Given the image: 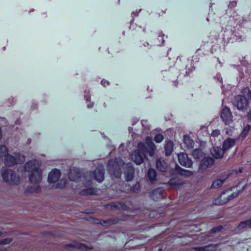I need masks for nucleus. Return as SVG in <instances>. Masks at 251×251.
I'll return each instance as SVG.
<instances>
[{"label":"nucleus","mask_w":251,"mask_h":251,"mask_svg":"<svg viewBox=\"0 0 251 251\" xmlns=\"http://www.w3.org/2000/svg\"><path fill=\"white\" fill-rule=\"evenodd\" d=\"M215 159L210 156H204L201 160L199 169L201 170H205L210 167L212 165L214 164Z\"/></svg>","instance_id":"10"},{"label":"nucleus","mask_w":251,"mask_h":251,"mask_svg":"<svg viewBox=\"0 0 251 251\" xmlns=\"http://www.w3.org/2000/svg\"><path fill=\"white\" fill-rule=\"evenodd\" d=\"M217 245H215V246L213 247V245H210L202 247H195L193 248V250H194L195 251H209L210 250V248L215 247Z\"/></svg>","instance_id":"29"},{"label":"nucleus","mask_w":251,"mask_h":251,"mask_svg":"<svg viewBox=\"0 0 251 251\" xmlns=\"http://www.w3.org/2000/svg\"><path fill=\"white\" fill-rule=\"evenodd\" d=\"M1 171L2 177L5 181L10 184H18L19 183V177L14 171L2 168Z\"/></svg>","instance_id":"4"},{"label":"nucleus","mask_w":251,"mask_h":251,"mask_svg":"<svg viewBox=\"0 0 251 251\" xmlns=\"http://www.w3.org/2000/svg\"><path fill=\"white\" fill-rule=\"evenodd\" d=\"M21 154L19 153H15V156L7 154L4 155V163L7 166H13L16 164L19 163L18 160L20 159Z\"/></svg>","instance_id":"6"},{"label":"nucleus","mask_w":251,"mask_h":251,"mask_svg":"<svg viewBox=\"0 0 251 251\" xmlns=\"http://www.w3.org/2000/svg\"><path fill=\"white\" fill-rule=\"evenodd\" d=\"M84 98L87 101L90 100V96L89 95H86L84 96Z\"/></svg>","instance_id":"46"},{"label":"nucleus","mask_w":251,"mask_h":251,"mask_svg":"<svg viewBox=\"0 0 251 251\" xmlns=\"http://www.w3.org/2000/svg\"><path fill=\"white\" fill-rule=\"evenodd\" d=\"M147 122V121H146V120L141 121V124L143 126H145V124Z\"/></svg>","instance_id":"50"},{"label":"nucleus","mask_w":251,"mask_h":251,"mask_svg":"<svg viewBox=\"0 0 251 251\" xmlns=\"http://www.w3.org/2000/svg\"><path fill=\"white\" fill-rule=\"evenodd\" d=\"M104 105L105 107H106V104H105V103H104Z\"/></svg>","instance_id":"62"},{"label":"nucleus","mask_w":251,"mask_h":251,"mask_svg":"<svg viewBox=\"0 0 251 251\" xmlns=\"http://www.w3.org/2000/svg\"><path fill=\"white\" fill-rule=\"evenodd\" d=\"M173 147L174 142L173 141L171 140L166 141L164 146L165 154L166 156H169L172 154L173 151Z\"/></svg>","instance_id":"20"},{"label":"nucleus","mask_w":251,"mask_h":251,"mask_svg":"<svg viewBox=\"0 0 251 251\" xmlns=\"http://www.w3.org/2000/svg\"><path fill=\"white\" fill-rule=\"evenodd\" d=\"M192 154L195 159L200 160L205 155L202 150L201 149H196L192 151Z\"/></svg>","instance_id":"21"},{"label":"nucleus","mask_w":251,"mask_h":251,"mask_svg":"<svg viewBox=\"0 0 251 251\" xmlns=\"http://www.w3.org/2000/svg\"><path fill=\"white\" fill-rule=\"evenodd\" d=\"M94 102H90V103L88 104H87V108H92L94 106Z\"/></svg>","instance_id":"49"},{"label":"nucleus","mask_w":251,"mask_h":251,"mask_svg":"<svg viewBox=\"0 0 251 251\" xmlns=\"http://www.w3.org/2000/svg\"><path fill=\"white\" fill-rule=\"evenodd\" d=\"M163 189L159 187L152 190L150 193V196L151 199L155 201H157L163 198Z\"/></svg>","instance_id":"15"},{"label":"nucleus","mask_w":251,"mask_h":251,"mask_svg":"<svg viewBox=\"0 0 251 251\" xmlns=\"http://www.w3.org/2000/svg\"><path fill=\"white\" fill-rule=\"evenodd\" d=\"M247 118L249 120H251V109L249 110L247 114Z\"/></svg>","instance_id":"48"},{"label":"nucleus","mask_w":251,"mask_h":251,"mask_svg":"<svg viewBox=\"0 0 251 251\" xmlns=\"http://www.w3.org/2000/svg\"><path fill=\"white\" fill-rule=\"evenodd\" d=\"M132 129H132V127H129L128 128V130H129V131H131V130H132Z\"/></svg>","instance_id":"54"},{"label":"nucleus","mask_w":251,"mask_h":251,"mask_svg":"<svg viewBox=\"0 0 251 251\" xmlns=\"http://www.w3.org/2000/svg\"><path fill=\"white\" fill-rule=\"evenodd\" d=\"M81 173L77 168L70 170L69 174V178L73 181H77L81 177Z\"/></svg>","instance_id":"18"},{"label":"nucleus","mask_w":251,"mask_h":251,"mask_svg":"<svg viewBox=\"0 0 251 251\" xmlns=\"http://www.w3.org/2000/svg\"><path fill=\"white\" fill-rule=\"evenodd\" d=\"M42 171L37 170L36 172L31 173L29 176V179L32 183H38L42 179Z\"/></svg>","instance_id":"12"},{"label":"nucleus","mask_w":251,"mask_h":251,"mask_svg":"<svg viewBox=\"0 0 251 251\" xmlns=\"http://www.w3.org/2000/svg\"><path fill=\"white\" fill-rule=\"evenodd\" d=\"M249 228L251 229V218L249 220Z\"/></svg>","instance_id":"52"},{"label":"nucleus","mask_w":251,"mask_h":251,"mask_svg":"<svg viewBox=\"0 0 251 251\" xmlns=\"http://www.w3.org/2000/svg\"><path fill=\"white\" fill-rule=\"evenodd\" d=\"M88 175H89L88 173L86 174L85 175V176H88Z\"/></svg>","instance_id":"59"},{"label":"nucleus","mask_w":251,"mask_h":251,"mask_svg":"<svg viewBox=\"0 0 251 251\" xmlns=\"http://www.w3.org/2000/svg\"><path fill=\"white\" fill-rule=\"evenodd\" d=\"M131 23L132 24H133V20H132V21H131Z\"/></svg>","instance_id":"60"},{"label":"nucleus","mask_w":251,"mask_h":251,"mask_svg":"<svg viewBox=\"0 0 251 251\" xmlns=\"http://www.w3.org/2000/svg\"><path fill=\"white\" fill-rule=\"evenodd\" d=\"M251 129V126L247 125L243 129L241 135L243 136H246Z\"/></svg>","instance_id":"34"},{"label":"nucleus","mask_w":251,"mask_h":251,"mask_svg":"<svg viewBox=\"0 0 251 251\" xmlns=\"http://www.w3.org/2000/svg\"><path fill=\"white\" fill-rule=\"evenodd\" d=\"M183 140L188 149L194 148V141L189 136L187 135H184Z\"/></svg>","instance_id":"25"},{"label":"nucleus","mask_w":251,"mask_h":251,"mask_svg":"<svg viewBox=\"0 0 251 251\" xmlns=\"http://www.w3.org/2000/svg\"><path fill=\"white\" fill-rule=\"evenodd\" d=\"M8 154V149L5 146H1L0 147V154Z\"/></svg>","instance_id":"36"},{"label":"nucleus","mask_w":251,"mask_h":251,"mask_svg":"<svg viewBox=\"0 0 251 251\" xmlns=\"http://www.w3.org/2000/svg\"><path fill=\"white\" fill-rule=\"evenodd\" d=\"M155 146L151 137H147L145 142L138 143L137 150L132 152V158L137 165L141 164L147 158V154L150 156L154 155Z\"/></svg>","instance_id":"1"},{"label":"nucleus","mask_w":251,"mask_h":251,"mask_svg":"<svg viewBox=\"0 0 251 251\" xmlns=\"http://www.w3.org/2000/svg\"><path fill=\"white\" fill-rule=\"evenodd\" d=\"M163 36H164V34L162 33V31L160 32L159 33V34H158V41H161V44H163L164 42V39L163 38Z\"/></svg>","instance_id":"39"},{"label":"nucleus","mask_w":251,"mask_h":251,"mask_svg":"<svg viewBox=\"0 0 251 251\" xmlns=\"http://www.w3.org/2000/svg\"><path fill=\"white\" fill-rule=\"evenodd\" d=\"M247 227H249V220L241 222L237 226V228L241 230L246 229Z\"/></svg>","instance_id":"30"},{"label":"nucleus","mask_w":251,"mask_h":251,"mask_svg":"<svg viewBox=\"0 0 251 251\" xmlns=\"http://www.w3.org/2000/svg\"><path fill=\"white\" fill-rule=\"evenodd\" d=\"M225 180V179H224L223 180L221 179H217L214 181L211 186V188H219L221 187L224 181Z\"/></svg>","instance_id":"28"},{"label":"nucleus","mask_w":251,"mask_h":251,"mask_svg":"<svg viewBox=\"0 0 251 251\" xmlns=\"http://www.w3.org/2000/svg\"><path fill=\"white\" fill-rule=\"evenodd\" d=\"M148 177L151 183H153L156 180V173L153 169H150L147 174Z\"/></svg>","instance_id":"26"},{"label":"nucleus","mask_w":251,"mask_h":251,"mask_svg":"<svg viewBox=\"0 0 251 251\" xmlns=\"http://www.w3.org/2000/svg\"><path fill=\"white\" fill-rule=\"evenodd\" d=\"M93 248L92 247H91V248H89V249H92Z\"/></svg>","instance_id":"63"},{"label":"nucleus","mask_w":251,"mask_h":251,"mask_svg":"<svg viewBox=\"0 0 251 251\" xmlns=\"http://www.w3.org/2000/svg\"><path fill=\"white\" fill-rule=\"evenodd\" d=\"M140 188V184L139 182H136V184L131 188V190L133 192H137Z\"/></svg>","instance_id":"37"},{"label":"nucleus","mask_w":251,"mask_h":251,"mask_svg":"<svg viewBox=\"0 0 251 251\" xmlns=\"http://www.w3.org/2000/svg\"><path fill=\"white\" fill-rule=\"evenodd\" d=\"M247 97L243 95L235 96L232 101L233 106L241 112H246L250 107V101L251 102V91L248 90Z\"/></svg>","instance_id":"2"},{"label":"nucleus","mask_w":251,"mask_h":251,"mask_svg":"<svg viewBox=\"0 0 251 251\" xmlns=\"http://www.w3.org/2000/svg\"><path fill=\"white\" fill-rule=\"evenodd\" d=\"M1 137H2L1 130V128H0V140L1 139Z\"/></svg>","instance_id":"53"},{"label":"nucleus","mask_w":251,"mask_h":251,"mask_svg":"<svg viewBox=\"0 0 251 251\" xmlns=\"http://www.w3.org/2000/svg\"><path fill=\"white\" fill-rule=\"evenodd\" d=\"M141 11V9H140L139 10H137L135 11H133L131 13L132 15H133L134 16L137 15L139 14V13Z\"/></svg>","instance_id":"44"},{"label":"nucleus","mask_w":251,"mask_h":251,"mask_svg":"<svg viewBox=\"0 0 251 251\" xmlns=\"http://www.w3.org/2000/svg\"><path fill=\"white\" fill-rule=\"evenodd\" d=\"M12 241L11 238H5L0 241V245H7L10 243Z\"/></svg>","instance_id":"35"},{"label":"nucleus","mask_w":251,"mask_h":251,"mask_svg":"<svg viewBox=\"0 0 251 251\" xmlns=\"http://www.w3.org/2000/svg\"><path fill=\"white\" fill-rule=\"evenodd\" d=\"M126 180L131 181L134 176V169L130 163H127L124 168Z\"/></svg>","instance_id":"7"},{"label":"nucleus","mask_w":251,"mask_h":251,"mask_svg":"<svg viewBox=\"0 0 251 251\" xmlns=\"http://www.w3.org/2000/svg\"><path fill=\"white\" fill-rule=\"evenodd\" d=\"M244 38V37L243 31L240 29L239 28H235L232 31L229 39L230 41L233 43L236 41H242Z\"/></svg>","instance_id":"11"},{"label":"nucleus","mask_w":251,"mask_h":251,"mask_svg":"<svg viewBox=\"0 0 251 251\" xmlns=\"http://www.w3.org/2000/svg\"><path fill=\"white\" fill-rule=\"evenodd\" d=\"M178 159L179 163L186 168H191L193 164L192 160L188 157L186 153H180L178 154Z\"/></svg>","instance_id":"8"},{"label":"nucleus","mask_w":251,"mask_h":251,"mask_svg":"<svg viewBox=\"0 0 251 251\" xmlns=\"http://www.w3.org/2000/svg\"><path fill=\"white\" fill-rule=\"evenodd\" d=\"M215 204H218V203H217L216 202H215ZM223 204V203H218V204Z\"/></svg>","instance_id":"57"},{"label":"nucleus","mask_w":251,"mask_h":251,"mask_svg":"<svg viewBox=\"0 0 251 251\" xmlns=\"http://www.w3.org/2000/svg\"><path fill=\"white\" fill-rule=\"evenodd\" d=\"M241 193V191H237V192H233V193H232L230 196H228V200H231L233 198H235L237 196H238V195Z\"/></svg>","instance_id":"38"},{"label":"nucleus","mask_w":251,"mask_h":251,"mask_svg":"<svg viewBox=\"0 0 251 251\" xmlns=\"http://www.w3.org/2000/svg\"><path fill=\"white\" fill-rule=\"evenodd\" d=\"M41 163L36 160H31L26 162L25 165V169L28 172H35L37 170H41L40 168Z\"/></svg>","instance_id":"9"},{"label":"nucleus","mask_w":251,"mask_h":251,"mask_svg":"<svg viewBox=\"0 0 251 251\" xmlns=\"http://www.w3.org/2000/svg\"><path fill=\"white\" fill-rule=\"evenodd\" d=\"M236 4H237L236 1H232L229 3L228 7L230 8H233L236 6Z\"/></svg>","instance_id":"42"},{"label":"nucleus","mask_w":251,"mask_h":251,"mask_svg":"<svg viewBox=\"0 0 251 251\" xmlns=\"http://www.w3.org/2000/svg\"><path fill=\"white\" fill-rule=\"evenodd\" d=\"M82 246V244H80L77 242H74L71 244L66 245L65 246V248L72 247V248H80Z\"/></svg>","instance_id":"31"},{"label":"nucleus","mask_w":251,"mask_h":251,"mask_svg":"<svg viewBox=\"0 0 251 251\" xmlns=\"http://www.w3.org/2000/svg\"><path fill=\"white\" fill-rule=\"evenodd\" d=\"M118 221L119 219L117 218H114L107 220H101L99 223L103 226H109L117 224Z\"/></svg>","instance_id":"22"},{"label":"nucleus","mask_w":251,"mask_h":251,"mask_svg":"<svg viewBox=\"0 0 251 251\" xmlns=\"http://www.w3.org/2000/svg\"><path fill=\"white\" fill-rule=\"evenodd\" d=\"M206 21H208V22H209V18H206Z\"/></svg>","instance_id":"56"},{"label":"nucleus","mask_w":251,"mask_h":251,"mask_svg":"<svg viewBox=\"0 0 251 251\" xmlns=\"http://www.w3.org/2000/svg\"><path fill=\"white\" fill-rule=\"evenodd\" d=\"M28 143H30L31 142V140H29V139H28Z\"/></svg>","instance_id":"58"},{"label":"nucleus","mask_w":251,"mask_h":251,"mask_svg":"<svg viewBox=\"0 0 251 251\" xmlns=\"http://www.w3.org/2000/svg\"><path fill=\"white\" fill-rule=\"evenodd\" d=\"M97 191L94 188H89L87 189L82 190L80 191V194L81 195H93L96 194Z\"/></svg>","instance_id":"27"},{"label":"nucleus","mask_w":251,"mask_h":251,"mask_svg":"<svg viewBox=\"0 0 251 251\" xmlns=\"http://www.w3.org/2000/svg\"><path fill=\"white\" fill-rule=\"evenodd\" d=\"M1 234H2L1 232L0 231V236H1Z\"/></svg>","instance_id":"61"},{"label":"nucleus","mask_w":251,"mask_h":251,"mask_svg":"<svg viewBox=\"0 0 251 251\" xmlns=\"http://www.w3.org/2000/svg\"><path fill=\"white\" fill-rule=\"evenodd\" d=\"M101 84L103 86L105 87L109 84V82L108 81L103 79L101 81Z\"/></svg>","instance_id":"43"},{"label":"nucleus","mask_w":251,"mask_h":251,"mask_svg":"<svg viewBox=\"0 0 251 251\" xmlns=\"http://www.w3.org/2000/svg\"><path fill=\"white\" fill-rule=\"evenodd\" d=\"M236 139L230 138H227L226 139L222 145V149L226 152L227 150H228L229 149L233 147L235 144Z\"/></svg>","instance_id":"19"},{"label":"nucleus","mask_w":251,"mask_h":251,"mask_svg":"<svg viewBox=\"0 0 251 251\" xmlns=\"http://www.w3.org/2000/svg\"><path fill=\"white\" fill-rule=\"evenodd\" d=\"M247 184H246L245 185H244L243 186L242 189L241 190H239V191H241V192H242L247 187Z\"/></svg>","instance_id":"51"},{"label":"nucleus","mask_w":251,"mask_h":251,"mask_svg":"<svg viewBox=\"0 0 251 251\" xmlns=\"http://www.w3.org/2000/svg\"><path fill=\"white\" fill-rule=\"evenodd\" d=\"M214 78L218 81H219L220 83H222L223 79L220 75H216L214 77Z\"/></svg>","instance_id":"41"},{"label":"nucleus","mask_w":251,"mask_h":251,"mask_svg":"<svg viewBox=\"0 0 251 251\" xmlns=\"http://www.w3.org/2000/svg\"><path fill=\"white\" fill-rule=\"evenodd\" d=\"M93 175L97 181L102 182L104 179V169L102 167L96 168L93 172Z\"/></svg>","instance_id":"17"},{"label":"nucleus","mask_w":251,"mask_h":251,"mask_svg":"<svg viewBox=\"0 0 251 251\" xmlns=\"http://www.w3.org/2000/svg\"><path fill=\"white\" fill-rule=\"evenodd\" d=\"M61 175L59 170L57 169H53L48 175V181L50 183H55L59 179Z\"/></svg>","instance_id":"14"},{"label":"nucleus","mask_w":251,"mask_h":251,"mask_svg":"<svg viewBox=\"0 0 251 251\" xmlns=\"http://www.w3.org/2000/svg\"><path fill=\"white\" fill-rule=\"evenodd\" d=\"M225 151L222 148L219 147H214L210 149V154L214 157V159H221L223 157Z\"/></svg>","instance_id":"13"},{"label":"nucleus","mask_w":251,"mask_h":251,"mask_svg":"<svg viewBox=\"0 0 251 251\" xmlns=\"http://www.w3.org/2000/svg\"><path fill=\"white\" fill-rule=\"evenodd\" d=\"M83 184L85 186L90 185L91 184V180L90 179L87 182H86L83 181Z\"/></svg>","instance_id":"47"},{"label":"nucleus","mask_w":251,"mask_h":251,"mask_svg":"<svg viewBox=\"0 0 251 251\" xmlns=\"http://www.w3.org/2000/svg\"><path fill=\"white\" fill-rule=\"evenodd\" d=\"M156 166L157 170L162 172H165L167 171V165L163 160H158L156 161Z\"/></svg>","instance_id":"23"},{"label":"nucleus","mask_w":251,"mask_h":251,"mask_svg":"<svg viewBox=\"0 0 251 251\" xmlns=\"http://www.w3.org/2000/svg\"><path fill=\"white\" fill-rule=\"evenodd\" d=\"M125 165L124 161L120 158L110 159L107 165V169L109 173L116 178H119L122 174L121 168Z\"/></svg>","instance_id":"3"},{"label":"nucleus","mask_w":251,"mask_h":251,"mask_svg":"<svg viewBox=\"0 0 251 251\" xmlns=\"http://www.w3.org/2000/svg\"><path fill=\"white\" fill-rule=\"evenodd\" d=\"M176 171L180 175L186 176H190L193 175V173L192 171L186 170L181 168L178 165H176Z\"/></svg>","instance_id":"24"},{"label":"nucleus","mask_w":251,"mask_h":251,"mask_svg":"<svg viewBox=\"0 0 251 251\" xmlns=\"http://www.w3.org/2000/svg\"><path fill=\"white\" fill-rule=\"evenodd\" d=\"M168 183L170 186L174 187L176 189H178L182 187L185 183L181 179L178 177H175L170 179Z\"/></svg>","instance_id":"16"},{"label":"nucleus","mask_w":251,"mask_h":251,"mask_svg":"<svg viewBox=\"0 0 251 251\" xmlns=\"http://www.w3.org/2000/svg\"><path fill=\"white\" fill-rule=\"evenodd\" d=\"M220 134L219 130L216 129L212 132L211 135L213 137H217Z\"/></svg>","instance_id":"40"},{"label":"nucleus","mask_w":251,"mask_h":251,"mask_svg":"<svg viewBox=\"0 0 251 251\" xmlns=\"http://www.w3.org/2000/svg\"><path fill=\"white\" fill-rule=\"evenodd\" d=\"M163 139H164V136L162 134H157L155 136V137L154 138V140L156 143H160L162 141Z\"/></svg>","instance_id":"32"},{"label":"nucleus","mask_w":251,"mask_h":251,"mask_svg":"<svg viewBox=\"0 0 251 251\" xmlns=\"http://www.w3.org/2000/svg\"><path fill=\"white\" fill-rule=\"evenodd\" d=\"M223 228V227L222 226H218L216 227H214L212 228L210 230L211 233H215L216 232H219L222 230V229Z\"/></svg>","instance_id":"33"},{"label":"nucleus","mask_w":251,"mask_h":251,"mask_svg":"<svg viewBox=\"0 0 251 251\" xmlns=\"http://www.w3.org/2000/svg\"><path fill=\"white\" fill-rule=\"evenodd\" d=\"M40 191V187L39 186H37L36 187V189L34 190H31L30 192L31 193L33 192H39Z\"/></svg>","instance_id":"45"},{"label":"nucleus","mask_w":251,"mask_h":251,"mask_svg":"<svg viewBox=\"0 0 251 251\" xmlns=\"http://www.w3.org/2000/svg\"><path fill=\"white\" fill-rule=\"evenodd\" d=\"M221 118L226 125H229L232 122L233 116L229 107H224L221 113Z\"/></svg>","instance_id":"5"},{"label":"nucleus","mask_w":251,"mask_h":251,"mask_svg":"<svg viewBox=\"0 0 251 251\" xmlns=\"http://www.w3.org/2000/svg\"><path fill=\"white\" fill-rule=\"evenodd\" d=\"M25 160V159H24V160H23V162H24Z\"/></svg>","instance_id":"64"},{"label":"nucleus","mask_w":251,"mask_h":251,"mask_svg":"<svg viewBox=\"0 0 251 251\" xmlns=\"http://www.w3.org/2000/svg\"><path fill=\"white\" fill-rule=\"evenodd\" d=\"M157 251H162V250L161 248H159Z\"/></svg>","instance_id":"55"}]
</instances>
